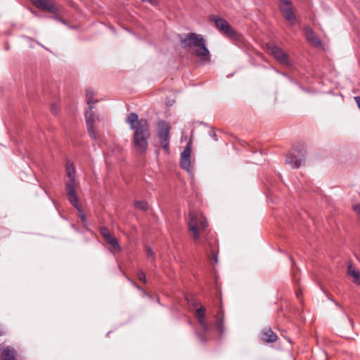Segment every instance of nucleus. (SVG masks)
I'll return each mask as SVG.
<instances>
[{
    "mask_svg": "<svg viewBox=\"0 0 360 360\" xmlns=\"http://www.w3.org/2000/svg\"><path fill=\"white\" fill-rule=\"evenodd\" d=\"M216 327H217V329L218 330V332L220 333V334H222L224 330H223V326H222V321H219V319H217L216 320Z\"/></svg>",
    "mask_w": 360,
    "mask_h": 360,
    "instance_id": "5701e85b",
    "label": "nucleus"
},
{
    "mask_svg": "<svg viewBox=\"0 0 360 360\" xmlns=\"http://www.w3.org/2000/svg\"><path fill=\"white\" fill-rule=\"evenodd\" d=\"M188 302L195 309V316L202 329L201 332H195V335L200 341L205 342L207 340L205 334L209 333L211 330V326L206 319L205 307L201 305L200 302L195 299L188 300Z\"/></svg>",
    "mask_w": 360,
    "mask_h": 360,
    "instance_id": "20e7f679",
    "label": "nucleus"
},
{
    "mask_svg": "<svg viewBox=\"0 0 360 360\" xmlns=\"http://www.w3.org/2000/svg\"><path fill=\"white\" fill-rule=\"evenodd\" d=\"M181 46L188 49L191 53L202 58L206 63L210 61V53L201 34L193 32L179 35Z\"/></svg>",
    "mask_w": 360,
    "mask_h": 360,
    "instance_id": "7ed1b4c3",
    "label": "nucleus"
},
{
    "mask_svg": "<svg viewBox=\"0 0 360 360\" xmlns=\"http://www.w3.org/2000/svg\"><path fill=\"white\" fill-rule=\"evenodd\" d=\"M15 349L8 346L5 347L2 352V360H15Z\"/></svg>",
    "mask_w": 360,
    "mask_h": 360,
    "instance_id": "f3484780",
    "label": "nucleus"
},
{
    "mask_svg": "<svg viewBox=\"0 0 360 360\" xmlns=\"http://www.w3.org/2000/svg\"><path fill=\"white\" fill-rule=\"evenodd\" d=\"M86 98L89 108H94V105L97 102V100L93 98V92L90 90H87Z\"/></svg>",
    "mask_w": 360,
    "mask_h": 360,
    "instance_id": "a211bd4d",
    "label": "nucleus"
},
{
    "mask_svg": "<svg viewBox=\"0 0 360 360\" xmlns=\"http://www.w3.org/2000/svg\"><path fill=\"white\" fill-rule=\"evenodd\" d=\"M25 39H30L29 37H24Z\"/></svg>",
    "mask_w": 360,
    "mask_h": 360,
    "instance_id": "c9c22d12",
    "label": "nucleus"
},
{
    "mask_svg": "<svg viewBox=\"0 0 360 360\" xmlns=\"http://www.w3.org/2000/svg\"><path fill=\"white\" fill-rule=\"evenodd\" d=\"M51 111L52 114L56 115L59 111V108L57 106V105L53 103L51 106Z\"/></svg>",
    "mask_w": 360,
    "mask_h": 360,
    "instance_id": "b1692460",
    "label": "nucleus"
},
{
    "mask_svg": "<svg viewBox=\"0 0 360 360\" xmlns=\"http://www.w3.org/2000/svg\"><path fill=\"white\" fill-rule=\"evenodd\" d=\"M79 212V217L82 221V223L84 224L86 222V217L85 214L83 212V210H82V212Z\"/></svg>",
    "mask_w": 360,
    "mask_h": 360,
    "instance_id": "393cba45",
    "label": "nucleus"
},
{
    "mask_svg": "<svg viewBox=\"0 0 360 360\" xmlns=\"http://www.w3.org/2000/svg\"><path fill=\"white\" fill-rule=\"evenodd\" d=\"M171 126L165 120L157 122V131L159 143L166 153L169 152V131Z\"/></svg>",
    "mask_w": 360,
    "mask_h": 360,
    "instance_id": "39448f33",
    "label": "nucleus"
},
{
    "mask_svg": "<svg viewBox=\"0 0 360 360\" xmlns=\"http://www.w3.org/2000/svg\"><path fill=\"white\" fill-rule=\"evenodd\" d=\"M306 150L304 148L295 150L285 160V163L291 166L292 169L300 167L305 162Z\"/></svg>",
    "mask_w": 360,
    "mask_h": 360,
    "instance_id": "0eeeda50",
    "label": "nucleus"
},
{
    "mask_svg": "<svg viewBox=\"0 0 360 360\" xmlns=\"http://www.w3.org/2000/svg\"><path fill=\"white\" fill-rule=\"evenodd\" d=\"M66 173L68 179L75 178V169L73 163L68 162L66 165Z\"/></svg>",
    "mask_w": 360,
    "mask_h": 360,
    "instance_id": "6ab92c4d",
    "label": "nucleus"
},
{
    "mask_svg": "<svg viewBox=\"0 0 360 360\" xmlns=\"http://www.w3.org/2000/svg\"><path fill=\"white\" fill-rule=\"evenodd\" d=\"M212 20L218 30L226 36L233 37L236 35L235 30L226 20L217 16H213Z\"/></svg>",
    "mask_w": 360,
    "mask_h": 360,
    "instance_id": "1a4fd4ad",
    "label": "nucleus"
},
{
    "mask_svg": "<svg viewBox=\"0 0 360 360\" xmlns=\"http://www.w3.org/2000/svg\"><path fill=\"white\" fill-rule=\"evenodd\" d=\"M32 13H33V14H34L35 16H37V17H39V15L38 14H37L36 13H34V12H32Z\"/></svg>",
    "mask_w": 360,
    "mask_h": 360,
    "instance_id": "72a5a7b5",
    "label": "nucleus"
},
{
    "mask_svg": "<svg viewBox=\"0 0 360 360\" xmlns=\"http://www.w3.org/2000/svg\"><path fill=\"white\" fill-rule=\"evenodd\" d=\"M277 338L276 334L271 328H266L262 333V339L266 342H274Z\"/></svg>",
    "mask_w": 360,
    "mask_h": 360,
    "instance_id": "dca6fc26",
    "label": "nucleus"
},
{
    "mask_svg": "<svg viewBox=\"0 0 360 360\" xmlns=\"http://www.w3.org/2000/svg\"><path fill=\"white\" fill-rule=\"evenodd\" d=\"M300 88L302 89V91H306L304 88H302L301 86H300Z\"/></svg>",
    "mask_w": 360,
    "mask_h": 360,
    "instance_id": "e433bc0d",
    "label": "nucleus"
},
{
    "mask_svg": "<svg viewBox=\"0 0 360 360\" xmlns=\"http://www.w3.org/2000/svg\"><path fill=\"white\" fill-rule=\"evenodd\" d=\"M347 274L356 280L360 279V274L353 268L352 264H349L347 267Z\"/></svg>",
    "mask_w": 360,
    "mask_h": 360,
    "instance_id": "aec40b11",
    "label": "nucleus"
},
{
    "mask_svg": "<svg viewBox=\"0 0 360 360\" xmlns=\"http://www.w3.org/2000/svg\"><path fill=\"white\" fill-rule=\"evenodd\" d=\"M93 108H89L85 112L86 124L88 133L92 139H96V134L94 129V123L95 122L94 114L92 111Z\"/></svg>",
    "mask_w": 360,
    "mask_h": 360,
    "instance_id": "f8f14e48",
    "label": "nucleus"
},
{
    "mask_svg": "<svg viewBox=\"0 0 360 360\" xmlns=\"http://www.w3.org/2000/svg\"><path fill=\"white\" fill-rule=\"evenodd\" d=\"M305 34L307 40L314 46H319L321 44L320 39L317 37L315 32L310 27H305Z\"/></svg>",
    "mask_w": 360,
    "mask_h": 360,
    "instance_id": "2eb2a0df",
    "label": "nucleus"
},
{
    "mask_svg": "<svg viewBox=\"0 0 360 360\" xmlns=\"http://www.w3.org/2000/svg\"><path fill=\"white\" fill-rule=\"evenodd\" d=\"M328 298L332 302V300H333L332 297H330L329 296H328Z\"/></svg>",
    "mask_w": 360,
    "mask_h": 360,
    "instance_id": "f704fd0d",
    "label": "nucleus"
},
{
    "mask_svg": "<svg viewBox=\"0 0 360 360\" xmlns=\"http://www.w3.org/2000/svg\"><path fill=\"white\" fill-rule=\"evenodd\" d=\"M354 210L359 214L360 216V205H356L354 206Z\"/></svg>",
    "mask_w": 360,
    "mask_h": 360,
    "instance_id": "7c9ffc66",
    "label": "nucleus"
},
{
    "mask_svg": "<svg viewBox=\"0 0 360 360\" xmlns=\"http://www.w3.org/2000/svg\"><path fill=\"white\" fill-rule=\"evenodd\" d=\"M146 254L148 257H151L153 258L154 257V253L150 248H148L146 249Z\"/></svg>",
    "mask_w": 360,
    "mask_h": 360,
    "instance_id": "a878e982",
    "label": "nucleus"
},
{
    "mask_svg": "<svg viewBox=\"0 0 360 360\" xmlns=\"http://www.w3.org/2000/svg\"><path fill=\"white\" fill-rule=\"evenodd\" d=\"M100 233L104 238V240L110 244L114 249L120 250V247L118 243V240L116 238H115L109 231V230L105 227L102 226L100 228Z\"/></svg>",
    "mask_w": 360,
    "mask_h": 360,
    "instance_id": "ddd939ff",
    "label": "nucleus"
},
{
    "mask_svg": "<svg viewBox=\"0 0 360 360\" xmlns=\"http://www.w3.org/2000/svg\"><path fill=\"white\" fill-rule=\"evenodd\" d=\"M133 285L137 288L139 289L140 291H141L143 293H144V295H147V296H149V295H148V293L143 289L141 288L140 286H139L138 285H136L135 283H133Z\"/></svg>",
    "mask_w": 360,
    "mask_h": 360,
    "instance_id": "cd10ccee",
    "label": "nucleus"
},
{
    "mask_svg": "<svg viewBox=\"0 0 360 360\" xmlns=\"http://www.w3.org/2000/svg\"><path fill=\"white\" fill-rule=\"evenodd\" d=\"M134 206L136 208L145 211L148 209V203L145 201L136 200L134 202Z\"/></svg>",
    "mask_w": 360,
    "mask_h": 360,
    "instance_id": "412c9836",
    "label": "nucleus"
},
{
    "mask_svg": "<svg viewBox=\"0 0 360 360\" xmlns=\"http://www.w3.org/2000/svg\"><path fill=\"white\" fill-rule=\"evenodd\" d=\"M191 150L188 144L181 153L180 166L187 172L189 171L191 167Z\"/></svg>",
    "mask_w": 360,
    "mask_h": 360,
    "instance_id": "4468645a",
    "label": "nucleus"
},
{
    "mask_svg": "<svg viewBox=\"0 0 360 360\" xmlns=\"http://www.w3.org/2000/svg\"><path fill=\"white\" fill-rule=\"evenodd\" d=\"M130 129L134 131L132 141L136 152L145 154L147 151L150 138V126L145 118L139 119L136 112L129 113L125 119Z\"/></svg>",
    "mask_w": 360,
    "mask_h": 360,
    "instance_id": "f03ea898",
    "label": "nucleus"
},
{
    "mask_svg": "<svg viewBox=\"0 0 360 360\" xmlns=\"http://www.w3.org/2000/svg\"><path fill=\"white\" fill-rule=\"evenodd\" d=\"M291 0H279L280 5L291 3Z\"/></svg>",
    "mask_w": 360,
    "mask_h": 360,
    "instance_id": "c756f323",
    "label": "nucleus"
},
{
    "mask_svg": "<svg viewBox=\"0 0 360 360\" xmlns=\"http://www.w3.org/2000/svg\"><path fill=\"white\" fill-rule=\"evenodd\" d=\"M348 319H349V321L350 324H351L352 326H353V324H354V321H353L351 318H349V317H348Z\"/></svg>",
    "mask_w": 360,
    "mask_h": 360,
    "instance_id": "473e14b6",
    "label": "nucleus"
},
{
    "mask_svg": "<svg viewBox=\"0 0 360 360\" xmlns=\"http://www.w3.org/2000/svg\"><path fill=\"white\" fill-rule=\"evenodd\" d=\"M279 10L283 17L290 24V25H293L297 22V19L295 15V9L292 6V2L279 5Z\"/></svg>",
    "mask_w": 360,
    "mask_h": 360,
    "instance_id": "6e6552de",
    "label": "nucleus"
},
{
    "mask_svg": "<svg viewBox=\"0 0 360 360\" xmlns=\"http://www.w3.org/2000/svg\"><path fill=\"white\" fill-rule=\"evenodd\" d=\"M332 302L335 304V306L339 307L340 309L343 310L342 307L336 300H332Z\"/></svg>",
    "mask_w": 360,
    "mask_h": 360,
    "instance_id": "2f4dec72",
    "label": "nucleus"
},
{
    "mask_svg": "<svg viewBox=\"0 0 360 360\" xmlns=\"http://www.w3.org/2000/svg\"><path fill=\"white\" fill-rule=\"evenodd\" d=\"M209 135L213 139H214V141H217V136L216 134V133L213 131V130H210L209 131Z\"/></svg>",
    "mask_w": 360,
    "mask_h": 360,
    "instance_id": "bb28decb",
    "label": "nucleus"
},
{
    "mask_svg": "<svg viewBox=\"0 0 360 360\" xmlns=\"http://www.w3.org/2000/svg\"><path fill=\"white\" fill-rule=\"evenodd\" d=\"M65 186L69 202L77 210L78 212H82V206L79 203L75 190L77 186L75 178L68 179L65 183Z\"/></svg>",
    "mask_w": 360,
    "mask_h": 360,
    "instance_id": "423d86ee",
    "label": "nucleus"
},
{
    "mask_svg": "<svg viewBox=\"0 0 360 360\" xmlns=\"http://www.w3.org/2000/svg\"><path fill=\"white\" fill-rule=\"evenodd\" d=\"M271 55L282 65H288V59L287 54L278 46L271 44L269 46Z\"/></svg>",
    "mask_w": 360,
    "mask_h": 360,
    "instance_id": "9b49d317",
    "label": "nucleus"
},
{
    "mask_svg": "<svg viewBox=\"0 0 360 360\" xmlns=\"http://www.w3.org/2000/svg\"><path fill=\"white\" fill-rule=\"evenodd\" d=\"M188 229L192 232V237L198 247L202 248L205 252L210 253V256L217 262V257L214 255L212 243L209 240L205 233L207 221L202 214L191 212L188 221Z\"/></svg>",
    "mask_w": 360,
    "mask_h": 360,
    "instance_id": "f257e3e1",
    "label": "nucleus"
},
{
    "mask_svg": "<svg viewBox=\"0 0 360 360\" xmlns=\"http://www.w3.org/2000/svg\"><path fill=\"white\" fill-rule=\"evenodd\" d=\"M354 100L357 104L358 108L360 110V96H355Z\"/></svg>",
    "mask_w": 360,
    "mask_h": 360,
    "instance_id": "c85d7f7f",
    "label": "nucleus"
},
{
    "mask_svg": "<svg viewBox=\"0 0 360 360\" xmlns=\"http://www.w3.org/2000/svg\"><path fill=\"white\" fill-rule=\"evenodd\" d=\"M34 4L38 8L53 14H56L59 11L53 0H34Z\"/></svg>",
    "mask_w": 360,
    "mask_h": 360,
    "instance_id": "9d476101",
    "label": "nucleus"
},
{
    "mask_svg": "<svg viewBox=\"0 0 360 360\" xmlns=\"http://www.w3.org/2000/svg\"><path fill=\"white\" fill-rule=\"evenodd\" d=\"M137 278H139V281H141L143 283H146V281H147L145 273L142 271H139L137 273Z\"/></svg>",
    "mask_w": 360,
    "mask_h": 360,
    "instance_id": "4be33fe9",
    "label": "nucleus"
}]
</instances>
